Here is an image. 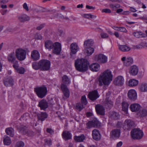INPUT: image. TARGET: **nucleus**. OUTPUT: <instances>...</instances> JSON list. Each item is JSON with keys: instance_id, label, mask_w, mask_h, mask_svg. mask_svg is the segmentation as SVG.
I'll list each match as a JSON object with an SVG mask.
<instances>
[{"instance_id": "nucleus-1", "label": "nucleus", "mask_w": 147, "mask_h": 147, "mask_svg": "<svg viewBox=\"0 0 147 147\" xmlns=\"http://www.w3.org/2000/svg\"><path fill=\"white\" fill-rule=\"evenodd\" d=\"M74 65L76 69L81 72L86 71L88 66L90 70L93 71H98L100 67L99 65L97 63H93L89 65V62L84 59H78L75 60Z\"/></svg>"}, {"instance_id": "nucleus-2", "label": "nucleus", "mask_w": 147, "mask_h": 147, "mask_svg": "<svg viewBox=\"0 0 147 147\" xmlns=\"http://www.w3.org/2000/svg\"><path fill=\"white\" fill-rule=\"evenodd\" d=\"M113 75L111 71L109 70H107L101 74L98 79V85L102 86L103 85H108L112 81Z\"/></svg>"}, {"instance_id": "nucleus-3", "label": "nucleus", "mask_w": 147, "mask_h": 147, "mask_svg": "<svg viewBox=\"0 0 147 147\" xmlns=\"http://www.w3.org/2000/svg\"><path fill=\"white\" fill-rule=\"evenodd\" d=\"M45 46L46 49L49 50L54 48L52 52L57 55H59L61 51V44L57 42L54 43L51 40H47L45 42Z\"/></svg>"}, {"instance_id": "nucleus-4", "label": "nucleus", "mask_w": 147, "mask_h": 147, "mask_svg": "<svg viewBox=\"0 0 147 147\" xmlns=\"http://www.w3.org/2000/svg\"><path fill=\"white\" fill-rule=\"evenodd\" d=\"M34 91L38 97L40 98L45 97L47 93V88L45 86L34 88Z\"/></svg>"}, {"instance_id": "nucleus-5", "label": "nucleus", "mask_w": 147, "mask_h": 147, "mask_svg": "<svg viewBox=\"0 0 147 147\" xmlns=\"http://www.w3.org/2000/svg\"><path fill=\"white\" fill-rule=\"evenodd\" d=\"M142 131L138 129L135 128L132 129L131 132V135L134 140L140 139L143 136Z\"/></svg>"}, {"instance_id": "nucleus-6", "label": "nucleus", "mask_w": 147, "mask_h": 147, "mask_svg": "<svg viewBox=\"0 0 147 147\" xmlns=\"http://www.w3.org/2000/svg\"><path fill=\"white\" fill-rule=\"evenodd\" d=\"M26 53V50L19 48L16 50L15 55L18 60L20 61H22L25 59Z\"/></svg>"}, {"instance_id": "nucleus-7", "label": "nucleus", "mask_w": 147, "mask_h": 147, "mask_svg": "<svg viewBox=\"0 0 147 147\" xmlns=\"http://www.w3.org/2000/svg\"><path fill=\"white\" fill-rule=\"evenodd\" d=\"M39 64L40 66V69L42 70L47 71L50 68V62L46 59H42L39 61Z\"/></svg>"}, {"instance_id": "nucleus-8", "label": "nucleus", "mask_w": 147, "mask_h": 147, "mask_svg": "<svg viewBox=\"0 0 147 147\" xmlns=\"http://www.w3.org/2000/svg\"><path fill=\"white\" fill-rule=\"evenodd\" d=\"M95 60L100 63H105L107 61V57L101 54L96 55L95 56Z\"/></svg>"}, {"instance_id": "nucleus-9", "label": "nucleus", "mask_w": 147, "mask_h": 147, "mask_svg": "<svg viewBox=\"0 0 147 147\" xmlns=\"http://www.w3.org/2000/svg\"><path fill=\"white\" fill-rule=\"evenodd\" d=\"M86 125L87 127L89 128L92 127H97L100 126V123L96 118H94L93 120L87 123Z\"/></svg>"}, {"instance_id": "nucleus-10", "label": "nucleus", "mask_w": 147, "mask_h": 147, "mask_svg": "<svg viewBox=\"0 0 147 147\" xmlns=\"http://www.w3.org/2000/svg\"><path fill=\"white\" fill-rule=\"evenodd\" d=\"M99 96L98 92L96 90L90 92L88 95L89 98L93 101L96 100Z\"/></svg>"}, {"instance_id": "nucleus-11", "label": "nucleus", "mask_w": 147, "mask_h": 147, "mask_svg": "<svg viewBox=\"0 0 147 147\" xmlns=\"http://www.w3.org/2000/svg\"><path fill=\"white\" fill-rule=\"evenodd\" d=\"M138 117L141 120H143L147 117V109H142L137 113Z\"/></svg>"}, {"instance_id": "nucleus-12", "label": "nucleus", "mask_w": 147, "mask_h": 147, "mask_svg": "<svg viewBox=\"0 0 147 147\" xmlns=\"http://www.w3.org/2000/svg\"><path fill=\"white\" fill-rule=\"evenodd\" d=\"M124 123L125 127L128 130H129L135 126L134 122L130 119L126 120Z\"/></svg>"}, {"instance_id": "nucleus-13", "label": "nucleus", "mask_w": 147, "mask_h": 147, "mask_svg": "<svg viewBox=\"0 0 147 147\" xmlns=\"http://www.w3.org/2000/svg\"><path fill=\"white\" fill-rule=\"evenodd\" d=\"M121 130L120 129H115L112 130L110 132L111 136L113 138L118 139L120 136Z\"/></svg>"}, {"instance_id": "nucleus-14", "label": "nucleus", "mask_w": 147, "mask_h": 147, "mask_svg": "<svg viewBox=\"0 0 147 147\" xmlns=\"http://www.w3.org/2000/svg\"><path fill=\"white\" fill-rule=\"evenodd\" d=\"M127 96L131 100H135L137 99V94L134 90L131 89L129 90L127 93Z\"/></svg>"}, {"instance_id": "nucleus-15", "label": "nucleus", "mask_w": 147, "mask_h": 147, "mask_svg": "<svg viewBox=\"0 0 147 147\" xmlns=\"http://www.w3.org/2000/svg\"><path fill=\"white\" fill-rule=\"evenodd\" d=\"M95 109L97 113L99 115H103L105 114V109L104 107L101 105H96Z\"/></svg>"}, {"instance_id": "nucleus-16", "label": "nucleus", "mask_w": 147, "mask_h": 147, "mask_svg": "<svg viewBox=\"0 0 147 147\" xmlns=\"http://www.w3.org/2000/svg\"><path fill=\"white\" fill-rule=\"evenodd\" d=\"M71 50L70 55H72L75 54L79 50V48L77 44L76 43L71 44L70 45Z\"/></svg>"}, {"instance_id": "nucleus-17", "label": "nucleus", "mask_w": 147, "mask_h": 147, "mask_svg": "<svg viewBox=\"0 0 147 147\" xmlns=\"http://www.w3.org/2000/svg\"><path fill=\"white\" fill-rule=\"evenodd\" d=\"M124 82V79L123 76H119L116 78L114 81V83L117 86H122Z\"/></svg>"}, {"instance_id": "nucleus-18", "label": "nucleus", "mask_w": 147, "mask_h": 147, "mask_svg": "<svg viewBox=\"0 0 147 147\" xmlns=\"http://www.w3.org/2000/svg\"><path fill=\"white\" fill-rule=\"evenodd\" d=\"M38 106L41 110H45L48 107V103L45 100L43 99L39 102Z\"/></svg>"}, {"instance_id": "nucleus-19", "label": "nucleus", "mask_w": 147, "mask_h": 147, "mask_svg": "<svg viewBox=\"0 0 147 147\" xmlns=\"http://www.w3.org/2000/svg\"><path fill=\"white\" fill-rule=\"evenodd\" d=\"M61 88L64 96L67 98H69V96L70 92L67 86L64 85L63 84H61Z\"/></svg>"}, {"instance_id": "nucleus-20", "label": "nucleus", "mask_w": 147, "mask_h": 147, "mask_svg": "<svg viewBox=\"0 0 147 147\" xmlns=\"http://www.w3.org/2000/svg\"><path fill=\"white\" fill-rule=\"evenodd\" d=\"M138 71V67L134 65L129 68V72L131 75L135 76L137 74Z\"/></svg>"}, {"instance_id": "nucleus-21", "label": "nucleus", "mask_w": 147, "mask_h": 147, "mask_svg": "<svg viewBox=\"0 0 147 147\" xmlns=\"http://www.w3.org/2000/svg\"><path fill=\"white\" fill-rule=\"evenodd\" d=\"M121 60L123 62L124 65L126 66H129L133 62V59L131 57H128L126 59L125 57H123Z\"/></svg>"}, {"instance_id": "nucleus-22", "label": "nucleus", "mask_w": 147, "mask_h": 147, "mask_svg": "<svg viewBox=\"0 0 147 147\" xmlns=\"http://www.w3.org/2000/svg\"><path fill=\"white\" fill-rule=\"evenodd\" d=\"M62 136L63 139L65 141L71 139L72 138L71 133L67 131H64L62 134Z\"/></svg>"}, {"instance_id": "nucleus-23", "label": "nucleus", "mask_w": 147, "mask_h": 147, "mask_svg": "<svg viewBox=\"0 0 147 147\" xmlns=\"http://www.w3.org/2000/svg\"><path fill=\"white\" fill-rule=\"evenodd\" d=\"M92 136L93 138L96 141L99 140L100 138V135L99 131L96 129L92 131Z\"/></svg>"}, {"instance_id": "nucleus-24", "label": "nucleus", "mask_w": 147, "mask_h": 147, "mask_svg": "<svg viewBox=\"0 0 147 147\" xmlns=\"http://www.w3.org/2000/svg\"><path fill=\"white\" fill-rule=\"evenodd\" d=\"M3 82L6 86H7L9 85L12 86L13 85V80L12 78L9 77L5 78L3 80Z\"/></svg>"}, {"instance_id": "nucleus-25", "label": "nucleus", "mask_w": 147, "mask_h": 147, "mask_svg": "<svg viewBox=\"0 0 147 147\" xmlns=\"http://www.w3.org/2000/svg\"><path fill=\"white\" fill-rule=\"evenodd\" d=\"M141 107L140 105L139 104L133 103L130 105L129 108L132 112H135L138 111Z\"/></svg>"}, {"instance_id": "nucleus-26", "label": "nucleus", "mask_w": 147, "mask_h": 147, "mask_svg": "<svg viewBox=\"0 0 147 147\" xmlns=\"http://www.w3.org/2000/svg\"><path fill=\"white\" fill-rule=\"evenodd\" d=\"M31 57L34 61L38 60L40 57V54L36 50H34L31 52Z\"/></svg>"}, {"instance_id": "nucleus-27", "label": "nucleus", "mask_w": 147, "mask_h": 147, "mask_svg": "<svg viewBox=\"0 0 147 147\" xmlns=\"http://www.w3.org/2000/svg\"><path fill=\"white\" fill-rule=\"evenodd\" d=\"M47 117L48 115L45 112H41L37 115L38 119L42 121H44Z\"/></svg>"}, {"instance_id": "nucleus-28", "label": "nucleus", "mask_w": 147, "mask_h": 147, "mask_svg": "<svg viewBox=\"0 0 147 147\" xmlns=\"http://www.w3.org/2000/svg\"><path fill=\"white\" fill-rule=\"evenodd\" d=\"M93 40L92 39H89L85 40L84 42V46L85 48L90 47L93 45Z\"/></svg>"}, {"instance_id": "nucleus-29", "label": "nucleus", "mask_w": 147, "mask_h": 147, "mask_svg": "<svg viewBox=\"0 0 147 147\" xmlns=\"http://www.w3.org/2000/svg\"><path fill=\"white\" fill-rule=\"evenodd\" d=\"M62 82L63 83L61 84L67 86L70 83V79L67 76L65 75L62 77Z\"/></svg>"}, {"instance_id": "nucleus-30", "label": "nucleus", "mask_w": 147, "mask_h": 147, "mask_svg": "<svg viewBox=\"0 0 147 147\" xmlns=\"http://www.w3.org/2000/svg\"><path fill=\"white\" fill-rule=\"evenodd\" d=\"M19 20L22 22L28 21L30 20V17L26 14H22L18 18Z\"/></svg>"}, {"instance_id": "nucleus-31", "label": "nucleus", "mask_w": 147, "mask_h": 147, "mask_svg": "<svg viewBox=\"0 0 147 147\" xmlns=\"http://www.w3.org/2000/svg\"><path fill=\"white\" fill-rule=\"evenodd\" d=\"M109 115L110 117L114 119H117L119 117V114L117 112L113 111H110Z\"/></svg>"}, {"instance_id": "nucleus-32", "label": "nucleus", "mask_w": 147, "mask_h": 147, "mask_svg": "<svg viewBox=\"0 0 147 147\" xmlns=\"http://www.w3.org/2000/svg\"><path fill=\"white\" fill-rule=\"evenodd\" d=\"M14 53L13 52L8 55L7 56V59L8 61L11 63L13 62L14 61L16 60V58L15 57Z\"/></svg>"}, {"instance_id": "nucleus-33", "label": "nucleus", "mask_w": 147, "mask_h": 147, "mask_svg": "<svg viewBox=\"0 0 147 147\" xmlns=\"http://www.w3.org/2000/svg\"><path fill=\"white\" fill-rule=\"evenodd\" d=\"M138 84V80L134 79H130L128 82V86L130 87H134L137 86Z\"/></svg>"}, {"instance_id": "nucleus-34", "label": "nucleus", "mask_w": 147, "mask_h": 147, "mask_svg": "<svg viewBox=\"0 0 147 147\" xmlns=\"http://www.w3.org/2000/svg\"><path fill=\"white\" fill-rule=\"evenodd\" d=\"M5 131L7 135L11 137H13V136L14 134V131L13 128L11 127L7 128L5 129Z\"/></svg>"}, {"instance_id": "nucleus-35", "label": "nucleus", "mask_w": 147, "mask_h": 147, "mask_svg": "<svg viewBox=\"0 0 147 147\" xmlns=\"http://www.w3.org/2000/svg\"><path fill=\"white\" fill-rule=\"evenodd\" d=\"M139 88L142 92L147 91V84L145 83H142L139 86Z\"/></svg>"}, {"instance_id": "nucleus-36", "label": "nucleus", "mask_w": 147, "mask_h": 147, "mask_svg": "<svg viewBox=\"0 0 147 147\" xmlns=\"http://www.w3.org/2000/svg\"><path fill=\"white\" fill-rule=\"evenodd\" d=\"M119 49L123 52H126L129 51L130 48L125 45H120L119 46Z\"/></svg>"}, {"instance_id": "nucleus-37", "label": "nucleus", "mask_w": 147, "mask_h": 147, "mask_svg": "<svg viewBox=\"0 0 147 147\" xmlns=\"http://www.w3.org/2000/svg\"><path fill=\"white\" fill-rule=\"evenodd\" d=\"M27 127L26 126L21 125L17 128V129L19 132L24 134H26L27 132Z\"/></svg>"}, {"instance_id": "nucleus-38", "label": "nucleus", "mask_w": 147, "mask_h": 147, "mask_svg": "<svg viewBox=\"0 0 147 147\" xmlns=\"http://www.w3.org/2000/svg\"><path fill=\"white\" fill-rule=\"evenodd\" d=\"M3 141L4 144L6 145H10L11 142L10 138L6 136H4Z\"/></svg>"}, {"instance_id": "nucleus-39", "label": "nucleus", "mask_w": 147, "mask_h": 147, "mask_svg": "<svg viewBox=\"0 0 147 147\" xmlns=\"http://www.w3.org/2000/svg\"><path fill=\"white\" fill-rule=\"evenodd\" d=\"M74 139L78 142H82L85 139V137L83 134L79 136H75Z\"/></svg>"}, {"instance_id": "nucleus-40", "label": "nucleus", "mask_w": 147, "mask_h": 147, "mask_svg": "<svg viewBox=\"0 0 147 147\" xmlns=\"http://www.w3.org/2000/svg\"><path fill=\"white\" fill-rule=\"evenodd\" d=\"M133 35L137 38H144L145 37L144 34L141 32H136L133 33Z\"/></svg>"}, {"instance_id": "nucleus-41", "label": "nucleus", "mask_w": 147, "mask_h": 147, "mask_svg": "<svg viewBox=\"0 0 147 147\" xmlns=\"http://www.w3.org/2000/svg\"><path fill=\"white\" fill-rule=\"evenodd\" d=\"M122 106L123 111L127 113L129 106L128 103L126 102H123L122 103Z\"/></svg>"}, {"instance_id": "nucleus-42", "label": "nucleus", "mask_w": 147, "mask_h": 147, "mask_svg": "<svg viewBox=\"0 0 147 147\" xmlns=\"http://www.w3.org/2000/svg\"><path fill=\"white\" fill-rule=\"evenodd\" d=\"M39 61L38 63L36 62H34L32 63V68L35 70H38L39 69H40V66L39 64Z\"/></svg>"}, {"instance_id": "nucleus-43", "label": "nucleus", "mask_w": 147, "mask_h": 147, "mask_svg": "<svg viewBox=\"0 0 147 147\" xmlns=\"http://www.w3.org/2000/svg\"><path fill=\"white\" fill-rule=\"evenodd\" d=\"M85 50L86 51V53L89 55H91L94 52V49L93 48L91 47L85 48Z\"/></svg>"}, {"instance_id": "nucleus-44", "label": "nucleus", "mask_w": 147, "mask_h": 147, "mask_svg": "<svg viewBox=\"0 0 147 147\" xmlns=\"http://www.w3.org/2000/svg\"><path fill=\"white\" fill-rule=\"evenodd\" d=\"M106 102L105 103V106L107 107L108 108H111L113 106V102L110 100L106 99Z\"/></svg>"}, {"instance_id": "nucleus-45", "label": "nucleus", "mask_w": 147, "mask_h": 147, "mask_svg": "<svg viewBox=\"0 0 147 147\" xmlns=\"http://www.w3.org/2000/svg\"><path fill=\"white\" fill-rule=\"evenodd\" d=\"M82 16L84 18L87 19L91 18H96V16L90 14H84L82 15Z\"/></svg>"}, {"instance_id": "nucleus-46", "label": "nucleus", "mask_w": 147, "mask_h": 147, "mask_svg": "<svg viewBox=\"0 0 147 147\" xmlns=\"http://www.w3.org/2000/svg\"><path fill=\"white\" fill-rule=\"evenodd\" d=\"M146 44V43H142L138 45L135 46V49H141L144 48V47H147V45H145Z\"/></svg>"}, {"instance_id": "nucleus-47", "label": "nucleus", "mask_w": 147, "mask_h": 147, "mask_svg": "<svg viewBox=\"0 0 147 147\" xmlns=\"http://www.w3.org/2000/svg\"><path fill=\"white\" fill-rule=\"evenodd\" d=\"M11 63L13 64V66L16 70L18 68L19 66L18 61L16 60Z\"/></svg>"}, {"instance_id": "nucleus-48", "label": "nucleus", "mask_w": 147, "mask_h": 147, "mask_svg": "<svg viewBox=\"0 0 147 147\" xmlns=\"http://www.w3.org/2000/svg\"><path fill=\"white\" fill-rule=\"evenodd\" d=\"M16 70H17V71L18 73L20 74H24L25 71L24 68L22 67L19 68L18 67Z\"/></svg>"}, {"instance_id": "nucleus-49", "label": "nucleus", "mask_w": 147, "mask_h": 147, "mask_svg": "<svg viewBox=\"0 0 147 147\" xmlns=\"http://www.w3.org/2000/svg\"><path fill=\"white\" fill-rule=\"evenodd\" d=\"M56 16L57 18L60 19H64L66 20H69V18L67 17H64V16L61 13H57L56 14Z\"/></svg>"}, {"instance_id": "nucleus-50", "label": "nucleus", "mask_w": 147, "mask_h": 147, "mask_svg": "<svg viewBox=\"0 0 147 147\" xmlns=\"http://www.w3.org/2000/svg\"><path fill=\"white\" fill-rule=\"evenodd\" d=\"M84 107L82 103H78L76 105V108L79 111H81Z\"/></svg>"}, {"instance_id": "nucleus-51", "label": "nucleus", "mask_w": 147, "mask_h": 147, "mask_svg": "<svg viewBox=\"0 0 147 147\" xmlns=\"http://www.w3.org/2000/svg\"><path fill=\"white\" fill-rule=\"evenodd\" d=\"M81 100L82 104H84V105H86L87 104V102L85 96H84L82 97Z\"/></svg>"}, {"instance_id": "nucleus-52", "label": "nucleus", "mask_w": 147, "mask_h": 147, "mask_svg": "<svg viewBox=\"0 0 147 147\" xmlns=\"http://www.w3.org/2000/svg\"><path fill=\"white\" fill-rule=\"evenodd\" d=\"M45 145H47L49 146L52 144V141L51 139H45Z\"/></svg>"}, {"instance_id": "nucleus-53", "label": "nucleus", "mask_w": 147, "mask_h": 147, "mask_svg": "<svg viewBox=\"0 0 147 147\" xmlns=\"http://www.w3.org/2000/svg\"><path fill=\"white\" fill-rule=\"evenodd\" d=\"M24 143L22 141H20L17 143L16 147H23Z\"/></svg>"}, {"instance_id": "nucleus-54", "label": "nucleus", "mask_w": 147, "mask_h": 147, "mask_svg": "<svg viewBox=\"0 0 147 147\" xmlns=\"http://www.w3.org/2000/svg\"><path fill=\"white\" fill-rule=\"evenodd\" d=\"M16 29L17 28H12L10 27H8L6 29V31H8L9 32H13L16 31Z\"/></svg>"}, {"instance_id": "nucleus-55", "label": "nucleus", "mask_w": 147, "mask_h": 147, "mask_svg": "<svg viewBox=\"0 0 147 147\" xmlns=\"http://www.w3.org/2000/svg\"><path fill=\"white\" fill-rule=\"evenodd\" d=\"M46 131L47 133L51 134H53L54 133V131L51 128H47Z\"/></svg>"}, {"instance_id": "nucleus-56", "label": "nucleus", "mask_w": 147, "mask_h": 147, "mask_svg": "<svg viewBox=\"0 0 147 147\" xmlns=\"http://www.w3.org/2000/svg\"><path fill=\"white\" fill-rule=\"evenodd\" d=\"M35 38L37 40H41L42 38V36L39 33H36L35 36Z\"/></svg>"}, {"instance_id": "nucleus-57", "label": "nucleus", "mask_w": 147, "mask_h": 147, "mask_svg": "<svg viewBox=\"0 0 147 147\" xmlns=\"http://www.w3.org/2000/svg\"><path fill=\"white\" fill-rule=\"evenodd\" d=\"M118 31L123 32H127L126 29L123 27H119Z\"/></svg>"}, {"instance_id": "nucleus-58", "label": "nucleus", "mask_w": 147, "mask_h": 147, "mask_svg": "<svg viewBox=\"0 0 147 147\" xmlns=\"http://www.w3.org/2000/svg\"><path fill=\"white\" fill-rule=\"evenodd\" d=\"M23 8L25 9L26 11H28L29 10L28 7L27 3H25L23 5Z\"/></svg>"}, {"instance_id": "nucleus-59", "label": "nucleus", "mask_w": 147, "mask_h": 147, "mask_svg": "<svg viewBox=\"0 0 147 147\" xmlns=\"http://www.w3.org/2000/svg\"><path fill=\"white\" fill-rule=\"evenodd\" d=\"M102 12L106 13H110L111 12V11L109 9H105L102 10Z\"/></svg>"}, {"instance_id": "nucleus-60", "label": "nucleus", "mask_w": 147, "mask_h": 147, "mask_svg": "<svg viewBox=\"0 0 147 147\" xmlns=\"http://www.w3.org/2000/svg\"><path fill=\"white\" fill-rule=\"evenodd\" d=\"M27 115H28V113H25L22 115L20 118V120H22L26 119H27Z\"/></svg>"}, {"instance_id": "nucleus-61", "label": "nucleus", "mask_w": 147, "mask_h": 147, "mask_svg": "<svg viewBox=\"0 0 147 147\" xmlns=\"http://www.w3.org/2000/svg\"><path fill=\"white\" fill-rule=\"evenodd\" d=\"M100 35L102 38H106L108 37V35L106 33H102Z\"/></svg>"}, {"instance_id": "nucleus-62", "label": "nucleus", "mask_w": 147, "mask_h": 147, "mask_svg": "<svg viewBox=\"0 0 147 147\" xmlns=\"http://www.w3.org/2000/svg\"><path fill=\"white\" fill-rule=\"evenodd\" d=\"M45 26V24H42L36 27V29L38 30H40Z\"/></svg>"}, {"instance_id": "nucleus-63", "label": "nucleus", "mask_w": 147, "mask_h": 147, "mask_svg": "<svg viewBox=\"0 0 147 147\" xmlns=\"http://www.w3.org/2000/svg\"><path fill=\"white\" fill-rule=\"evenodd\" d=\"M111 94V92L110 91L107 92L106 94V99H109V97Z\"/></svg>"}, {"instance_id": "nucleus-64", "label": "nucleus", "mask_w": 147, "mask_h": 147, "mask_svg": "<svg viewBox=\"0 0 147 147\" xmlns=\"http://www.w3.org/2000/svg\"><path fill=\"white\" fill-rule=\"evenodd\" d=\"M86 8L88 9H95V7H93L88 5H86Z\"/></svg>"}]
</instances>
